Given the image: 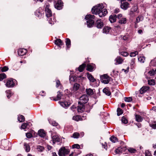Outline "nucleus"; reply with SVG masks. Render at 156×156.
<instances>
[{
	"instance_id": "obj_48",
	"label": "nucleus",
	"mask_w": 156,
	"mask_h": 156,
	"mask_svg": "<svg viewBox=\"0 0 156 156\" xmlns=\"http://www.w3.org/2000/svg\"><path fill=\"white\" fill-rule=\"evenodd\" d=\"M28 125V123H24L21 125V128L23 129H25L27 128Z\"/></svg>"
},
{
	"instance_id": "obj_41",
	"label": "nucleus",
	"mask_w": 156,
	"mask_h": 156,
	"mask_svg": "<svg viewBox=\"0 0 156 156\" xmlns=\"http://www.w3.org/2000/svg\"><path fill=\"white\" fill-rule=\"evenodd\" d=\"M6 77V75L4 73L0 74V81L2 80Z\"/></svg>"
},
{
	"instance_id": "obj_31",
	"label": "nucleus",
	"mask_w": 156,
	"mask_h": 156,
	"mask_svg": "<svg viewBox=\"0 0 156 156\" xmlns=\"http://www.w3.org/2000/svg\"><path fill=\"white\" fill-rule=\"evenodd\" d=\"M24 146L25 148L26 151L27 152L29 151L30 150V147L29 145L26 143H24Z\"/></svg>"
},
{
	"instance_id": "obj_63",
	"label": "nucleus",
	"mask_w": 156,
	"mask_h": 156,
	"mask_svg": "<svg viewBox=\"0 0 156 156\" xmlns=\"http://www.w3.org/2000/svg\"><path fill=\"white\" fill-rule=\"evenodd\" d=\"M155 72V71H150L149 72V73L152 76L154 74Z\"/></svg>"
},
{
	"instance_id": "obj_32",
	"label": "nucleus",
	"mask_w": 156,
	"mask_h": 156,
	"mask_svg": "<svg viewBox=\"0 0 156 156\" xmlns=\"http://www.w3.org/2000/svg\"><path fill=\"white\" fill-rule=\"evenodd\" d=\"M110 140L113 143H115L118 141V139L114 136H112L110 138Z\"/></svg>"
},
{
	"instance_id": "obj_56",
	"label": "nucleus",
	"mask_w": 156,
	"mask_h": 156,
	"mask_svg": "<svg viewBox=\"0 0 156 156\" xmlns=\"http://www.w3.org/2000/svg\"><path fill=\"white\" fill-rule=\"evenodd\" d=\"M48 20V22L50 24H52L54 23V19L52 20L51 18H49Z\"/></svg>"
},
{
	"instance_id": "obj_54",
	"label": "nucleus",
	"mask_w": 156,
	"mask_h": 156,
	"mask_svg": "<svg viewBox=\"0 0 156 156\" xmlns=\"http://www.w3.org/2000/svg\"><path fill=\"white\" fill-rule=\"evenodd\" d=\"M9 69L6 66L3 67L1 69L2 72H5L7 71Z\"/></svg>"
},
{
	"instance_id": "obj_40",
	"label": "nucleus",
	"mask_w": 156,
	"mask_h": 156,
	"mask_svg": "<svg viewBox=\"0 0 156 156\" xmlns=\"http://www.w3.org/2000/svg\"><path fill=\"white\" fill-rule=\"evenodd\" d=\"M87 69L90 71H92L93 69V67L90 65H88L87 66Z\"/></svg>"
},
{
	"instance_id": "obj_47",
	"label": "nucleus",
	"mask_w": 156,
	"mask_h": 156,
	"mask_svg": "<svg viewBox=\"0 0 156 156\" xmlns=\"http://www.w3.org/2000/svg\"><path fill=\"white\" fill-rule=\"evenodd\" d=\"M122 122V123L126 124L127 123L128 121L126 118L124 116L122 117L121 119Z\"/></svg>"
},
{
	"instance_id": "obj_55",
	"label": "nucleus",
	"mask_w": 156,
	"mask_h": 156,
	"mask_svg": "<svg viewBox=\"0 0 156 156\" xmlns=\"http://www.w3.org/2000/svg\"><path fill=\"white\" fill-rule=\"evenodd\" d=\"M128 54V53L126 52L123 51L121 52V55L123 56H126Z\"/></svg>"
},
{
	"instance_id": "obj_52",
	"label": "nucleus",
	"mask_w": 156,
	"mask_h": 156,
	"mask_svg": "<svg viewBox=\"0 0 156 156\" xmlns=\"http://www.w3.org/2000/svg\"><path fill=\"white\" fill-rule=\"evenodd\" d=\"M75 80V77H74L72 76H70L69 81H70V82H71L74 81Z\"/></svg>"
},
{
	"instance_id": "obj_23",
	"label": "nucleus",
	"mask_w": 156,
	"mask_h": 156,
	"mask_svg": "<svg viewBox=\"0 0 156 156\" xmlns=\"http://www.w3.org/2000/svg\"><path fill=\"white\" fill-rule=\"evenodd\" d=\"M115 60L118 64H120L122 63L123 60L120 57H117L115 59Z\"/></svg>"
},
{
	"instance_id": "obj_61",
	"label": "nucleus",
	"mask_w": 156,
	"mask_h": 156,
	"mask_svg": "<svg viewBox=\"0 0 156 156\" xmlns=\"http://www.w3.org/2000/svg\"><path fill=\"white\" fill-rule=\"evenodd\" d=\"M129 14L130 15L132 16H135V14L134 12H132V11H130Z\"/></svg>"
},
{
	"instance_id": "obj_19",
	"label": "nucleus",
	"mask_w": 156,
	"mask_h": 156,
	"mask_svg": "<svg viewBox=\"0 0 156 156\" xmlns=\"http://www.w3.org/2000/svg\"><path fill=\"white\" fill-rule=\"evenodd\" d=\"M55 44L58 45V46L60 47V45H62L63 44V43L62 42V41L60 39H58L55 41Z\"/></svg>"
},
{
	"instance_id": "obj_50",
	"label": "nucleus",
	"mask_w": 156,
	"mask_h": 156,
	"mask_svg": "<svg viewBox=\"0 0 156 156\" xmlns=\"http://www.w3.org/2000/svg\"><path fill=\"white\" fill-rule=\"evenodd\" d=\"M80 147V145L77 144H73L72 146L73 148L79 149Z\"/></svg>"
},
{
	"instance_id": "obj_34",
	"label": "nucleus",
	"mask_w": 156,
	"mask_h": 156,
	"mask_svg": "<svg viewBox=\"0 0 156 156\" xmlns=\"http://www.w3.org/2000/svg\"><path fill=\"white\" fill-rule=\"evenodd\" d=\"M79 87V84L77 83H75L74 85L73 88V90L74 91L77 90Z\"/></svg>"
},
{
	"instance_id": "obj_13",
	"label": "nucleus",
	"mask_w": 156,
	"mask_h": 156,
	"mask_svg": "<svg viewBox=\"0 0 156 156\" xmlns=\"http://www.w3.org/2000/svg\"><path fill=\"white\" fill-rule=\"evenodd\" d=\"M117 16L116 15H112L109 17V20L111 23H113L116 21Z\"/></svg>"
},
{
	"instance_id": "obj_46",
	"label": "nucleus",
	"mask_w": 156,
	"mask_h": 156,
	"mask_svg": "<svg viewBox=\"0 0 156 156\" xmlns=\"http://www.w3.org/2000/svg\"><path fill=\"white\" fill-rule=\"evenodd\" d=\"M138 53V52L137 51L131 52L130 54V56L131 57H133L135 56L136 55H137Z\"/></svg>"
},
{
	"instance_id": "obj_7",
	"label": "nucleus",
	"mask_w": 156,
	"mask_h": 156,
	"mask_svg": "<svg viewBox=\"0 0 156 156\" xmlns=\"http://www.w3.org/2000/svg\"><path fill=\"white\" fill-rule=\"evenodd\" d=\"M121 7L122 9L126 10L129 7V4L126 2L121 0Z\"/></svg>"
},
{
	"instance_id": "obj_39",
	"label": "nucleus",
	"mask_w": 156,
	"mask_h": 156,
	"mask_svg": "<svg viewBox=\"0 0 156 156\" xmlns=\"http://www.w3.org/2000/svg\"><path fill=\"white\" fill-rule=\"evenodd\" d=\"M71 44V41L69 38L66 39V45L68 48H69V46H70Z\"/></svg>"
},
{
	"instance_id": "obj_49",
	"label": "nucleus",
	"mask_w": 156,
	"mask_h": 156,
	"mask_svg": "<svg viewBox=\"0 0 156 156\" xmlns=\"http://www.w3.org/2000/svg\"><path fill=\"white\" fill-rule=\"evenodd\" d=\"M137 7L136 6H135L131 9L130 11L134 12L137 11Z\"/></svg>"
},
{
	"instance_id": "obj_64",
	"label": "nucleus",
	"mask_w": 156,
	"mask_h": 156,
	"mask_svg": "<svg viewBox=\"0 0 156 156\" xmlns=\"http://www.w3.org/2000/svg\"><path fill=\"white\" fill-rule=\"evenodd\" d=\"M122 15L121 14H119L118 15L117 18L119 19V20L121 18V17H122Z\"/></svg>"
},
{
	"instance_id": "obj_35",
	"label": "nucleus",
	"mask_w": 156,
	"mask_h": 156,
	"mask_svg": "<svg viewBox=\"0 0 156 156\" xmlns=\"http://www.w3.org/2000/svg\"><path fill=\"white\" fill-rule=\"evenodd\" d=\"M138 59L140 62L144 63L145 60V57L143 56H140L138 58Z\"/></svg>"
},
{
	"instance_id": "obj_12",
	"label": "nucleus",
	"mask_w": 156,
	"mask_h": 156,
	"mask_svg": "<svg viewBox=\"0 0 156 156\" xmlns=\"http://www.w3.org/2000/svg\"><path fill=\"white\" fill-rule=\"evenodd\" d=\"M77 110L79 112H83L84 110V104H78V105L77 106Z\"/></svg>"
},
{
	"instance_id": "obj_43",
	"label": "nucleus",
	"mask_w": 156,
	"mask_h": 156,
	"mask_svg": "<svg viewBox=\"0 0 156 156\" xmlns=\"http://www.w3.org/2000/svg\"><path fill=\"white\" fill-rule=\"evenodd\" d=\"M117 115L118 116H119L120 115L122 114L123 113V111L121 109L119 108H118L117 109Z\"/></svg>"
},
{
	"instance_id": "obj_53",
	"label": "nucleus",
	"mask_w": 156,
	"mask_h": 156,
	"mask_svg": "<svg viewBox=\"0 0 156 156\" xmlns=\"http://www.w3.org/2000/svg\"><path fill=\"white\" fill-rule=\"evenodd\" d=\"M35 14L38 17H40L41 16L42 14L38 10H37L35 13Z\"/></svg>"
},
{
	"instance_id": "obj_33",
	"label": "nucleus",
	"mask_w": 156,
	"mask_h": 156,
	"mask_svg": "<svg viewBox=\"0 0 156 156\" xmlns=\"http://www.w3.org/2000/svg\"><path fill=\"white\" fill-rule=\"evenodd\" d=\"M6 93L7 94V97L8 98H9L12 95V94L11 91L9 90H7L6 91Z\"/></svg>"
},
{
	"instance_id": "obj_4",
	"label": "nucleus",
	"mask_w": 156,
	"mask_h": 156,
	"mask_svg": "<svg viewBox=\"0 0 156 156\" xmlns=\"http://www.w3.org/2000/svg\"><path fill=\"white\" fill-rule=\"evenodd\" d=\"M69 152V149H67L65 147L61 148L58 151V155L59 156H65L68 154Z\"/></svg>"
},
{
	"instance_id": "obj_38",
	"label": "nucleus",
	"mask_w": 156,
	"mask_h": 156,
	"mask_svg": "<svg viewBox=\"0 0 156 156\" xmlns=\"http://www.w3.org/2000/svg\"><path fill=\"white\" fill-rule=\"evenodd\" d=\"M128 150L129 152L131 153H135L136 152V149L132 148H129Z\"/></svg>"
},
{
	"instance_id": "obj_22",
	"label": "nucleus",
	"mask_w": 156,
	"mask_h": 156,
	"mask_svg": "<svg viewBox=\"0 0 156 156\" xmlns=\"http://www.w3.org/2000/svg\"><path fill=\"white\" fill-rule=\"evenodd\" d=\"M135 118L136 121L138 122H141L143 120L142 117L140 115H136Z\"/></svg>"
},
{
	"instance_id": "obj_60",
	"label": "nucleus",
	"mask_w": 156,
	"mask_h": 156,
	"mask_svg": "<svg viewBox=\"0 0 156 156\" xmlns=\"http://www.w3.org/2000/svg\"><path fill=\"white\" fill-rule=\"evenodd\" d=\"M71 110H72L73 111H74L76 109V107H75L74 105H73L71 107Z\"/></svg>"
},
{
	"instance_id": "obj_24",
	"label": "nucleus",
	"mask_w": 156,
	"mask_h": 156,
	"mask_svg": "<svg viewBox=\"0 0 156 156\" xmlns=\"http://www.w3.org/2000/svg\"><path fill=\"white\" fill-rule=\"evenodd\" d=\"M150 66H156V58L151 61L150 63Z\"/></svg>"
},
{
	"instance_id": "obj_36",
	"label": "nucleus",
	"mask_w": 156,
	"mask_h": 156,
	"mask_svg": "<svg viewBox=\"0 0 156 156\" xmlns=\"http://www.w3.org/2000/svg\"><path fill=\"white\" fill-rule=\"evenodd\" d=\"M49 123L51 124L53 126H56L58 125V123L56 122L55 121H51L50 120H48Z\"/></svg>"
},
{
	"instance_id": "obj_28",
	"label": "nucleus",
	"mask_w": 156,
	"mask_h": 156,
	"mask_svg": "<svg viewBox=\"0 0 156 156\" xmlns=\"http://www.w3.org/2000/svg\"><path fill=\"white\" fill-rule=\"evenodd\" d=\"M86 91L87 94L88 95H92L94 94L93 90L90 88L87 89Z\"/></svg>"
},
{
	"instance_id": "obj_9",
	"label": "nucleus",
	"mask_w": 156,
	"mask_h": 156,
	"mask_svg": "<svg viewBox=\"0 0 156 156\" xmlns=\"http://www.w3.org/2000/svg\"><path fill=\"white\" fill-rule=\"evenodd\" d=\"M45 11L46 16L47 17H50L52 16V12L51 10L49 9V5H46L45 8Z\"/></svg>"
},
{
	"instance_id": "obj_6",
	"label": "nucleus",
	"mask_w": 156,
	"mask_h": 156,
	"mask_svg": "<svg viewBox=\"0 0 156 156\" xmlns=\"http://www.w3.org/2000/svg\"><path fill=\"white\" fill-rule=\"evenodd\" d=\"M101 78L102 82L107 84L110 81L111 78L107 74H104L101 76Z\"/></svg>"
},
{
	"instance_id": "obj_14",
	"label": "nucleus",
	"mask_w": 156,
	"mask_h": 156,
	"mask_svg": "<svg viewBox=\"0 0 156 156\" xmlns=\"http://www.w3.org/2000/svg\"><path fill=\"white\" fill-rule=\"evenodd\" d=\"M143 20V17L142 16H139L137 17L135 22V27H137V24L139 22L142 21Z\"/></svg>"
},
{
	"instance_id": "obj_17",
	"label": "nucleus",
	"mask_w": 156,
	"mask_h": 156,
	"mask_svg": "<svg viewBox=\"0 0 156 156\" xmlns=\"http://www.w3.org/2000/svg\"><path fill=\"white\" fill-rule=\"evenodd\" d=\"M38 134L40 136L44 137L46 136V133L43 129H41L38 131Z\"/></svg>"
},
{
	"instance_id": "obj_45",
	"label": "nucleus",
	"mask_w": 156,
	"mask_h": 156,
	"mask_svg": "<svg viewBox=\"0 0 156 156\" xmlns=\"http://www.w3.org/2000/svg\"><path fill=\"white\" fill-rule=\"evenodd\" d=\"M115 152L116 154H119L122 152V150H121V148L120 147L118 148L115 151Z\"/></svg>"
},
{
	"instance_id": "obj_1",
	"label": "nucleus",
	"mask_w": 156,
	"mask_h": 156,
	"mask_svg": "<svg viewBox=\"0 0 156 156\" xmlns=\"http://www.w3.org/2000/svg\"><path fill=\"white\" fill-rule=\"evenodd\" d=\"M92 13L98 14L100 17L104 16L107 13V11L106 9H104L102 4H99L98 6L94 7L91 10Z\"/></svg>"
},
{
	"instance_id": "obj_51",
	"label": "nucleus",
	"mask_w": 156,
	"mask_h": 156,
	"mask_svg": "<svg viewBox=\"0 0 156 156\" xmlns=\"http://www.w3.org/2000/svg\"><path fill=\"white\" fill-rule=\"evenodd\" d=\"M80 118V117L79 116L76 115L73 116V120L76 121H78Z\"/></svg>"
},
{
	"instance_id": "obj_8",
	"label": "nucleus",
	"mask_w": 156,
	"mask_h": 156,
	"mask_svg": "<svg viewBox=\"0 0 156 156\" xmlns=\"http://www.w3.org/2000/svg\"><path fill=\"white\" fill-rule=\"evenodd\" d=\"M63 6V3L61 0H58L55 5V7L56 9L60 10Z\"/></svg>"
},
{
	"instance_id": "obj_15",
	"label": "nucleus",
	"mask_w": 156,
	"mask_h": 156,
	"mask_svg": "<svg viewBox=\"0 0 156 156\" xmlns=\"http://www.w3.org/2000/svg\"><path fill=\"white\" fill-rule=\"evenodd\" d=\"M96 24L97 27L98 28H101L103 26V23L101 22L100 20H98L96 21Z\"/></svg>"
},
{
	"instance_id": "obj_3",
	"label": "nucleus",
	"mask_w": 156,
	"mask_h": 156,
	"mask_svg": "<svg viewBox=\"0 0 156 156\" xmlns=\"http://www.w3.org/2000/svg\"><path fill=\"white\" fill-rule=\"evenodd\" d=\"M94 16L93 15H88L86 16L85 19L87 20V27H90L94 24V21L93 19H94Z\"/></svg>"
},
{
	"instance_id": "obj_42",
	"label": "nucleus",
	"mask_w": 156,
	"mask_h": 156,
	"mask_svg": "<svg viewBox=\"0 0 156 156\" xmlns=\"http://www.w3.org/2000/svg\"><path fill=\"white\" fill-rule=\"evenodd\" d=\"M79 134L78 133H74L72 137L74 138H79Z\"/></svg>"
},
{
	"instance_id": "obj_30",
	"label": "nucleus",
	"mask_w": 156,
	"mask_h": 156,
	"mask_svg": "<svg viewBox=\"0 0 156 156\" xmlns=\"http://www.w3.org/2000/svg\"><path fill=\"white\" fill-rule=\"evenodd\" d=\"M86 64L83 63L80 65L78 68V70L80 72H82L84 69Z\"/></svg>"
},
{
	"instance_id": "obj_58",
	"label": "nucleus",
	"mask_w": 156,
	"mask_h": 156,
	"mask_svg": "<svg viewBox=\"0 0 156 156\" xmlns=\"http://www.w3.org/2000/svg\"><path fill=\"white\" fill-rule=\"evenodd\" d=\"M146 156H152L151 153L148 150H147L145 152Z\"/></svg>"
},
{
	"instance_id": "obj_44",
	"label": "nucleus",
	"mask_w": 156,
	"mask_h": 156,
	"mask_svg": "<svg viewBox=\"0 0 156 156\" xmlns=\"http://www.w3.org/2000/svg\"><path fill=\"white\" fill-rule=\"evenodd\" d=\"M124 100L126 102H130L132 100V98L131 97H125L124 98Z\"/></svg>"
},
{
	"instance_id": "obj_62",
	"label": "nucleus",
	"mask_w": 156,
	"mask_h": 156,
	"mask_svg": "<svg viewBox=\"0 0 156 156\" xmlns=\"http://www.w3.org/2000/svg\"><path fill=\"white\" fill-rule=\"evenodd\" d=\"M56 86L57 87H58L59 85H60V82L59 80H57L56 81Z\"/></svg>"
},
{
	"instance_id": "obj_11",
	"label": "nucleus",
	"mask_w": 156,
	"mask_h": 156,
	"mask_svg": "<svg viewBox=\"0 0 156 156\" xmlns=\"http://www.w3.org/2000/svg\"><path fill=\"white\" fill-rule=\"evenodd\" d=\"M14 83L12 79H9L7 80L5 84L6 86L8 87H13L14 85Z\"/></svg>"
},
{
	"instance_id": "obj_26",
	"label": "nucleus",
	"mask_w": 156,
	"mask_h": 156,
	"mask_svg": "<svg viewBox=\"0 0 156 156\" xmlns=\"http://www.w3.org/2000/svg\"><path fill=\"white\" fill-rule=\"evenodd\" d=\"M126 19L125 18H122L119 20V23L121 24H125L126 23Z\"/></svg>"
},
{
	"instance_id": "obj_37",
	"label": "nucleus",
	"mask_w": 156,
	"mask_h": 156,
	"mask_svg": "<svg viewBox=\"0 0 156 156\" xmlns=\"http://www.w3.org/2000/svg\"><path fill=\"white\" fill-rule=\"evenodd\" d=\"M148 84L151 85H154L155 84V82L154 80L152 79L148 80Z\"/></svg>"
},
{
	"instance_id": "obj_2",
	"label": "nucleus",
	"mask_w": 156,
	"mask_h": 156,
	"mask_svg": "<svg viewBox=\"0 0 156 156\" xmlns=\"http://www.w3.org/2000/svg\"><path fill=\"white\" fill-rule=\"evenodd\" d=\"M59 100H61L59 102L60 104L64 108L69 106L71 104L70 102L67 101L68 99H66L65 96L62 95L60 92L58 91L57 96V99L54 100L57 101Z\"/></svg>"
},
{
	"instance_id": "obj_20",
	"label": "nucleus",
	"mask_w": 156,
	"mask_h": 156,
	"mask_svg": "<svg viewBox=\"0 0 156 156\" xmlns=\"http://www.w3.org/2000/svg\"><path fill=\"white\" fill-rule=\"evenodd\" d=\"M87 76L88 79L90 82H93L96 81V79L94 78L89 73H87Z\"/></svg>"
},
{
	"instance_id": "obj_16",
	"label": "nucleus",
	"mask_w": 156,
	"mask_h": 156,
	"mask_svg": "<svg viewBox=\"0 0 156 156\" xmlns=\"http://www.w3.org/2000/svg\"><path fill=\"white\" fill-rule=\"evenodd\" d=\"M149 87L147 86L142 87L140 90V93L141 94H143L146 92L147 90H149Z\"/></svg>"
},
{
	"instance_id": "obj_25",
	"label": "nucleus",
	"mask_w": 156,
	"mask_h": 156,
	"mask_svg": "<svg viewBox=\"0 0 156 156\" xmlns=\"http://www.w3.org/2000/svg\"><path fill=\"white\" fill-rule=\"evenodd\" d=\"M18 120L20 122H22L24 121L25 118L23 115H20L18 116Z\"/></svg>"
},
{
	"instance_id": "obj_5",
	"label": "nucleus",
	"mask_w": 156,
	"mask_h": 156,
	"mask_svg": "<svg viewBox=\"0 0 156 156\" xmlns=\"http://www.w3.org/2000/svg\"><path fill=\"white\" fill-rule=\"evenodd\" d=\"M88 100V97L86 95H83L80 98L78 104H84L87 103Z\"/></svg>"
},
{
	"instance_id": "obj_10",
	"label": "nucleus",
	"mask_w": 156,
	"mask_h": 156,
	"mask_svg": "<svg viewBox=\"0 0 156 156\" xmlns=\"http://www.w3.org/2000/svg\"><path fill=\"white\" fill-rule=\"evenodd\" d=\"M27 52L26 49L20 48L18 51V54L19 55L22 56L25 55Z\"/></svg>"
},
{
	"instance_id": "obj_27",
	"label": "nucleus",
	"mask_w": 156,
	"mask_h": 156,
	"mask_svg": "<svg viewBox=\"0 0 156 156\" xmlns=\"http://www.w3.org/2000/svg\"><path fill=\"white\" fill-rule=\"evenodd\" d=\"M103 92L108 96H110L111 93L106 88H105L103 90Z\"/></svg>"
},
{
	"instance_id": "obj_59",
	"label": "nucleus",
	"mask_w": 156,
	"mask_h": 156,
	"mask_svg": "<svg viewBox=\"0 0 156 156\" xmlns=\"http://www.w3.org/2000/svg\"><path fill=\"white\" fill-rule=\"evenodd\" d=\"M26 136L28 138H30L32 137V135L30 133H27L26 134Z\"/></svg>"
},
{
	"instance_id": "obj_18",
	"label": "nucleus",
	"mask_w": 156,
	"mask_h": 156,
	"mask_svg": "<svg viewBox=\"0 0 156 156\" xmlns=\"http://www.w3.org/2000/svg\"><path fill=\"white\" fill-rule=\"evenodd\" d=\"M53 142L55 143V142H58L60 141V139L57 135L54 136L52 137Z\"/></svg>"
},
{
	"instance_id": "obj_57",
	"label": "nucleus",
	"mask_w": 156,
	"mask_h": 156,
	"mask_svg": "<svg viewBox=\"0 0 156 156\" xmlns=\"http://www.w3.org/2000/svg\"><path fill=\"white\" fill-rule=\"evenodd\" d=\"M150 126L154 129H156V122H154L152 124H150Z\"/></svg>"
},
{
	"instance_id": "obj_21",
	"label": "nucleus",
	"mask_w": 156,
	"mask_h": 156,
	"mask_svg": "<svg viewBox=\"0 0 156 156\" xmlns=\"http://www.w3.org/2000/svg\"><path fill=\"white\" fill-rule=\"evenodd\" d=\"M111 27H105L103 30V33L106 34H108L109 32L111 30Z\"/></svg>"
},
{
	"instance_id": "obj_29",
	"label": "nucleus",
	"mask_w": 156,
	"mask_h": 156,
	"mask_svg": "<svg viewBox=\"0 0 156 156\" xmlns=\"http://www.w3.org/2000/svg\"><path fill=\"white\" fill-rule=\"evenodd\" d=\"M36 148L38 151L40 152L43 151L44 149V147L43 146L40 145H37L36 146Z\"/></svg>"
}]
</instances>
